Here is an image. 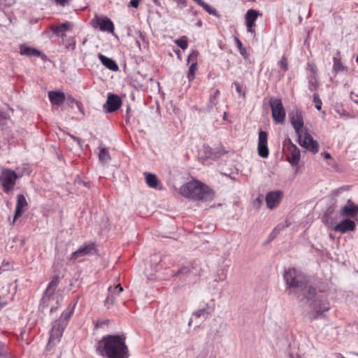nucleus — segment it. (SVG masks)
Masks as SVG:
<instances>
[{
	"label": "nucleus",
	"instance_id": "72a5a7b5",
	"mask_svg": "<svg viewBox=\"0 0 358 358\" xmlns=\"http://www.w3.org/2000/svg\"><path fill=\"white\" fill-rule=\"evenodd\" d=\"M175 43L182 50H186L188 48L187 37L182 36L178 39L175 40Z\"/></svg>",
	"mask_w": 358,
	"mask_h": 358
},
{
	"label": "nucleus",
	"instance_id": "2f4dec72",
	"mask_svg": "<svg viewBox=\"0 0 358 358\" xmlns=\"http://www.w3.org/2000/svg\"><path fill=\"white\" fill-rule=\"evenodd\" d=\"M333 61H334L333 71L335 73H338V72H341V71L345 70V68L343 65L340 59L334 57Z\"/></svg>",
	"mask_w": 358,
	"mask_h": 358
},
{
	"label": "nucleus",
	"instance_id": "4d7b16f0",
	"mask_svg": "<svg viewBox=\"0 0 358 358\" xmlns=\"http://www.w3.org/2000/svg\"><path fill=\"white\" fill-rule=\"evenodd\" d=\"M215 282H222V280H219V277L217 275L216 278H215Z\"/></svg>",
	"mask_w": 358,
	"mask_h": 358
},
{
	"label": "nucleus",
	"instance_id": "c85d7f7f",
	"mask_svg": "<svg viewBox=\"0 0 358 358\" xmlns=\"http://www.w3.org/2000/svg\"><path fill=\"white\" fill-rule=\"evenodd\" d=\"M70 27V24L68 22L62 23L61 24L57 26L54 29L53 32L57 34L58 36L63 38L65 34L64 31L68 30Z\"/></svg>",
	"mask_w": 358,
	"mask_h": 358
},
{
	"label": "nucleus",
	"instance_id": "ddd939ff",
	"mask_svg": "<svg viewBox=\"0 0 358 358\" xmlns=\"http://www.w3.org/2000/svg\"><path fill=\"white\" fill-rule=\"evenodd\" d=\"M122 105V100L117 95L109 93L106 103L103 104V109L109 113L118 110Z\"/></svg>",
	"mask_w": 358,
	"mask_h": 358
},
{
	"label": "nucleus",
	"instance_id": "a211bd4d",
	"mask_svg": "<svg viewBox=\"0 0 358 358\" xmlns=\"http://www.w3.org/2000/svg\"><path fill=\"white\" fill-rule=\"evenodd\" d=\"M358 214V206H355L350 199L348 201V203L345 205L341 210V215L343 217H354Z\"/></svg>",
	"mask_w": 358,
	"mask_h": 358
},
{
	"label": "nucleus",
	"instance_id": "864d4df0",
	"mask_svg": "<svg viewBox=\"0 0 358 358\" xmlns=\"http://www.w3.org/2000/svg\"><path fill=\"white\" fill-rule=\"evenodd\" d=\"M196 26L199 27L202 26V21H201V20H199L196 22Z\"/></svg>",
	"mask_w": 358,
	"mask_h": 358
},
{
	"label": "nucleus",
	"instance_id": "b1692460",
	"mask_svg": "<svg viewBox=\"0 0 358 358\" xmlns=\"http://www.w3.org/2000/svg\"><path fill=\"white\" fill-rule=\"evenodd\" d=\"M208 303H206L201 308H199L192 313V317L207 318L211 313Z\"/></svg>",
	"mask_w": 358,
	"mask_h": 358
},
{
	"label": "nucleus",
	"instance_id": "c03bdc74",
	"mask_svg": "<svg viewBox=\"0 0 358 358\" xmlns=\"http://www.w3.org/2000/svg\"><path fill=\"white\" fill-rule=\"evenodd\" d=\"M217 275L219 277V280H224L227 278V271L224 269L219 270Z\"/></svg>",
	"mask_w": 358,
	"mask_h": 358
},
{
	"label": "nucleus",
	"instance_id": "a878e982",
	"mask_svg": "<svg viewBox=\"0 0 358 358\" xmlns=\"http://www.w3.org/2000/svg\"><path fill=\"white\" fill-rule=\"evenodd\" d=\"M145 180L147 185L152 188H157L159 180L156 175L151 173H145Z\"/></svg>",
	"mask_w": 358,
	"mask_h": 358
},
{
	"label": "nucleus",
	"instance_id": "cd10ccee",
	"mask_svg": "<svg viewBox=\"0 0 358 358\" xmlns=\"http://www.w3.org/2000/svg\"><path fill=\"white\" fill-rule=\"evenodd\" d=\"M193 1H195L198 5L201 6L209 14L217 16V17H220V15L218 14L216 9L210 6L208 3H205L203 0H193Z\"/></svg>",
	"mask_w": 358,
	"mask_h": 358
},
{
	"label": "nucleus",
	"instance_id": "ea45409f",
	"mask_svg": "<svg viewBox=\"0 0 358 358\" xmlns=\"http://www.w3.org/2000/svg\"><path fill=\"white\" fill-rule=\"evenodd\" d=\"M8 355V347L0 341V357H7Z\"/></svg>",
	"mask_w": 358,
	"mask_h": 358
},
{
	"label": "nucleus",
	"instance_id": "052dcab7",
	"mask_svg": "<svg viewBox=\"0 0 358 358\" xmlns=\"http://www.w3.org/2000/svg\"><path fill=\"white\" fill-rule=\"evenodd\" d=\"M179 52H180V50H177V52H176V53L178 55V54H179Z\"/></svg>",
	"mask_w": 358,
	"mask_h": 358
},
{
	"label": "nucleus",
	"instance_id": "603ef678",
	"mask_svg": "<svg viewBox=\"0 0 358 358\" xmlns=\"http://www.w3.org/2000/svg\"><path fill=\"white\" fill-rule=\"evenodd\" d=\"M323 155H324V157L325 159H331V156L330 153H329V152H324Z\"/></svg>",
	"mask_w": 358,
	"mask_h": 358
},
{
	"label": "nucleus",
	"instance_id": "3c124183",
	"mask_svg": "<svg viewBox=\"0 0 358 358\" xmlns=\"http://www.w3.org/2000/svg\"><path fill=\"white\" fill-rule=\"evenodd\" d=\"M76 106H77V107H78V108L79 111H80L81 113H83V105H82L81 102H80V101H76Z\"/></svg>",
	"mask_w": 358,
	"mask_h": 358
},
{
	"label": "nucleus",
	"instance_id": "6e6d98bb",
	"mask_svg": "<svg viewBox=\"0 0 358 358\" xmlns=\"http://www.w3.org/2000/svg\"><path fill=\"white\" fill-rule=\"evenodd\" d=\"M59 258L56 257V259H55V263H54V264H60V262H59Z\"/></svg>",
	"mask_w": 358,
	"mask_h": 358
},
{
	"label": "nucleus",
	"instance_id": "6ab92c4d",
	"mask_svg": "<svg viewBox=\"0 0 358 358\" xmlns=\"http://www.w3.org/2000/svg\"><path fill=\"white\" fill-rule=\"evenodd\" d=\"M259 15V12L254 9H250L247 11L245 14V22L246 26L248 28V31L249 32H254L253 26L255 25V22L257 19Z\"/></svg>",
	"mask_w": 358,
	"mask_h": 358
},
{
	"label": "nucleus",
	"instance_id": "5701e85b",
	"mask_svg": "<svg viewBox=\"0 0 358 358\" xmlns=\"http://www.w3.org/2000/svg\"><path fill=\"white\" fill-rule=\"evenodd\" d=\"M20 52L22 55H26L29 57H38L41 55V52L38 50L29 47L25 44L20 45Z\"/></svg>",
	"mask_w": 358,
	"mask_h": 358
},
{
	"label": "nucleus",
	"instance_id": "bb28decb",
	"mask_svg": "<svg viewBox=\"0 0 358 358\" xmlns=\"http://www.w3.org/2000/svg\"><path fill=\"white\" fill-rule=\"evenodd\" d=\"M193 1H195L198 5L201 6L209 14L217 16V17H220V15L218 14L216 9L210 6L208 3H205L203 0H193Z\"/></svg>",
	"mask_w": 358,
	"mask_h": 358
},
{
	"label": "nucleus",
	"instance_id": "412c9836",
	"mask_svg": "<svg viewBox=\"0 0 358 358\" xmlns=\"http://www.w3.org/2000/svg\"><path fill=\"white\" fill-rule=\"evenodd\" d=\"M48 97L50 102L57 106L62 105L66 99L64 93L60 91H50Z\"/></svg>",
	"mask_w": 358,
	"mask_h": 358
},
{
	"label": "nucleus",
	"instance_id": "4c0bfd02",
	"mask_svg": "<svg viewBox=\"0 0 358 358\" xmlns=\"http://www.w3.org/2000/svg\"><path fill=\"white\" fill-rule=\"evenodd\" d=\"M115 299H116L115 296L108 293V295L104 301L105 306L107 307V308H110L113 305Z\"/></svg>",
	"mask_w": 358,
	"mask_h": 358
},
{
	"label": "nucleus",
	"instance_id": "39448f33",
	"mask_svg": "<svg viewBox=\"0 0 358 358\" xmlns=\"http://www.w3.org/2000/svg\"><path fill=\"white\" fill-rule=\"evenodd\" d=\"M59 284V275H55L49 282L45 293L41 299L39 308L44 311L45 308H50V313H52L59 306V298L55 295V291Z\"/></svg>",
	"mask_w": 358,
	"mask_h": 358
},
{
	"label": "nucleus",
	"instance_id": "4be33fe9",
	"mask_svg": "<svg viewBox=\"0 0 358 358\" xmlns=\"http://www.w3.org/2000/svg\"><path fill=\"white\" fill-rule=\"evenodd\" d=\"M98 57L101 61V64L109 70L113 71H117L119 70L118 65L117 63L110 58L106 57L102 54H99Z\"/></svg>",
	"mask_w": 358,
	"mask_h": 358
},
{
	"label": "nucleus",
	"instance_id": "4468645a",
	"mask_svg": "<svg viewBox=\"0 0 358 358\" xmlns=\"http://www.w3.org/2000/svg\"><path fill=\"white\" fill-rule=\"evenodd\" d=\"M267 140L268 134L266 131L260 130L258 137L257 151L259 155L262 158H266L269 154Z\"/></svg>",
	"mask_w": 358,
	"mask_h": 358
},
{
	"label": "nucleus",
	"instance_id": "9d476101",
	"mask_svg": "<svg viewBox=\"0 0 358 358\" xmlns=\"http://www.w3.org/2000/svg\"><path fill=\"white\" fill-rule=\"evenodd\" d=\"M283 150L287 161L293 166H297L301 157L299 149L292 143L289 138H286L283 142Z\"/></svg>",
	"mask_w": 358,
	"mask_h": 358
},
{
	"label": "nucleus",
	"instance_id": "680f3d73",
	"mask_svg": "<svg viewBox=\"0 0 358 358\" xmlns=\"http://www.w3.org/2000/svg\"><path fill=\"white\" fill-rule=\"evenodd\" d=\"M357 355H358V354H357Z\"/></svg>",
	"mask_w": 358,
	"mask_h": 358
},
{
	"label": "nucleus",
	"instance_id": "c9c22d12",
	"mask_svg": "<svg viewBox=\"0 0 358 358\" xmlns=\"http://www.w3.org/2000/svg\"><path fill=\"white\" fill-rule=\"evenodd\" d=\"M196 66H197L196 63L191 64V65L189 68L188 73H187V78H188L189 81H192L194 79Z\"/></svg>",
	"mask_w": 358,
	"mask_h": 358
},
{
	"label": "nucleus",
	"instance_id": "dca6fc26",
	"mask_svg": "<svg viewBox=\"0 0 358 358\" xmlns=\"http://www.w3.org/2000/svg\"><path fill=\"white\" fill-rule=\"evenodd\" d=\"M96 24L102 31H108L109 33L114 32V24L111 20L106 16L97 17Z\"/></svg>",
	"mask_w": 358,
	"mask_h": 358
},
{
	"label": "nucleus",
	"instance_id": "f3484780",
	"mask_svg": "<svg viewBox=\"0 0 358 358\" xmlns=\"http://www.w3.org/2000/svg\"><path fill=\"white\" fill-rule=\"evenodd\" d=\"M27 206H28V203L26 200L25 196L21 194H18L17 196V203H16L13 222L15 221V220L17 217H19L22 215V214L24 212V210H26V208Z\"/></svg>",
	"mask_w": 358,
	"mask_h": 358
},
{
	"label": "nucleus",
	"instance_id": "7c9ffc66",
	"mask_svg": "<svg viewBox=\"0 0 358 358\" xmlns=\"http://www.w3.org/2000/svg\"><path fill=\"white\" fill-rule=\"evenodd\" d=\"M319 88V81L317 76H312L308 78V89L315 92L317 91Z\"/></svg>",
	"mask_w": 358,
	"mask_h": 358
},
{
	"label": "nucleus",
	"instance_id": "e433bc0d",
	"mask_svg": "<svg viewBox=\"0 0 358 358\" xmlns=\"http://www.w3.org/2000/svg\"><path fill=\"white\" fill-rule=\"evenodd\" d=\"M122 291H123V288L120 284H119L115 287L110 286L108 287V293L113 294L115 296L119 295Z\"/></svg>",
	"mask_w": 358,
	"mask_h": 358
},
{
	"label": "nucleus",
	"instance_id": "f8f14e48",
	"mask_svg": "<svg viewBox=\"0 0 358 358\" xmlns=\"http://www.w3.org/2000/svg\"><path fill=\"white\" fill-rule=\"evenodd\" d=\"M283 197V192L281 190L270 191L265 197L266 206L272 210L279 206Z\"/></svg>",
	"mask_w": 358,
	"mask_h": 358
},
{
	"label": "nucleus",
	"instance_id": "bf43d9fd",
	"mask_svg": "<svg viewBox=\"0 0 358 358\" xmlns=\"http://www.w3.org/2000/svg\"><path fill=\"white\" fill-rule=\"evenodd\" d=\"M356 62L358 64V55H357V57L356 58Z\"/></svg>",
	"mask_w": 358,
	"mask_h": 358
},
{
	"label": "nucleus",
	"instance_id": "6e6552de",
	"mask_svg": "<svg viewBox=\"0 0 358 358\" xmlns=\"http://www.w3.org/2000/svg\"><path fill=\"white\" fill-rule=\"evenodd\" d=\"M98 252L96 245L93 242H85L76 251L71 253L69 259L82 262L85 257L96 255Z\"/></svg>",
	"mask_w": 358,
	"mask_h": 358
},
{
	"label": "nucleus",
	"instance_id": "37998d69",
	"mask_svg": "<svg viewBox=\"0 0 358 358\" xmlns=\"http://www.w3.org/2000/svg\"><path fill=\"white\" fill-rule=\"evenodd\" d=\"M176 3L177 8L182 10L187 7V0H173Z\"/></svg>",
	"mask_w": 358,
	"mask_h": 358
},
{
	"label": "nucleus",
	"instance_id": "a18cd8bd",
	"mask_svg": "<svg viewBox=\"0 0 358 358\" xmlns=\"http://www.w3.org/2000/svg\"><path fill=\"white\" fill-rule=\"evenodd\" d=\"M280 66L283 69L284 71L287 69V60L285 57H282L279 62Z\"/></svg>",
	"mask_w": 358,
	"mask_h": 358
},
{
	"label": "nucleus",
	"instance_id": "8fccbe9b",
	"mask_svg": "<svg viewBox=\"0 0 358 358\" xmlns=\"http://www.w3.org/2000/svg\"><path fill=\"white\" fill-rule=\"evenodd\" d=\"M66 99H67V101H68L70 103H76V101H77V100H76V99H75L72 96H71V95L67 96Z\"/></svg>",
	"mask_w": 358,
	"mask_h": 358
},
{
	"label": "nucleus",
	"instance_id": "aec40b11",
	"mask_svg": "<svg viewBox=\"0 0 358 358\" xmlns=\"http://www.w3.org/2000/svg\"><path fill=\"white\" fill-rule=\"evenodd\" d=\"M194 264H196L195 262L194 264H187L186 266H183L180 269H179L176 275H182L187 278H188L191 275H194V276L199 275V270L196 269V268L194 266Z\"/></svg>",
	"mask_w": 358,
	"mask_h": 358
},
{
	"label": "nucleus",
	"instance_id": "f704fd0d",
	"mask_svg": "<svg viewBox=\"0 0 358 358\" xmlns=\"http://www.w3.org/2000/svg\"><path fill=\"white\" fill-rule=\"evenodd\" d=\"M99 159L101 162H106L110 160V155L106 148H103L101 149L99 154Z\"/></svg>",
	"mask_w": 358,
	"mask_h": 358
},
{
	"label": "nucleus",
	"instance_id": "423d86ee",
	"mask_svg": "<svg viewBox=\"0 0 358 358\" xmlns=\"http://www.w3.org/2000/svg\"><path fill=\"white\" fill-rule=\"evenodd\" d=\"M74 306L68 307L62 313L60 317L56 320L52 324L50 332L49 344L55 345L59 341L60 338L63 335L64 330L67 326L68 321L73 313Z\"/></svg>",
	"mask_w": 358,
	"mask_h": 358
},
{
	"label": "nucleus",
	"instance_id": "f257e3e1",
	"mask_svg": "<svg viewBox=\"0 0 358 358\" xmlns=\"http://www.w3.org/2000/svg\"><path fill=\"white\" fill-rule=\"evenodd\" d=\"M283 279L286 282V289L288 294L302 292L303 298L301 301H310V308L313 312L310 313V318L315 320L323 316V313L330 309L327 299L317 296L316 288L310 282L309 278L301 271L292 268L285 271Z\"/></svg>",
	"mask_w": 358,
	"mask_h": 358
},
{
	"label": "nucleus",
	"instance_id": "79ce46f5",
	"mask_svg": "<svg viewBox=\"0 0 358 358\" xmlns=\"http://www.w3.org/2000/svg\"><path fill=\"white\" fill-rule=\"evenodd\" d=\"M307 69L309 70L313 73V76H317L318 70H317V67L315 63L308 62L307 64Z\"/></svg>",
	"mask_w": 358,
	"mask_h": 358
},
{
	"label": "nucleus",
	"instance_id": "1a4fd4ad",
	"mask_svg": "<svg viewBox=\"0 0 358 358\" xmlns=\"http://www.w3.org/2000/svg\"><path fill=\"white\" fill-rule=\"evenodd\" d=\"M273 120L275 124H282L286 117L285 109L279 98L271 97L269 99Z\"/></svg>",
	"mask_w": 358,
	"mask_h": 358
},
{
	"label": "nucleus",
	"instance_id": "a19ab883",
	"mask_svg": "<svg viewBox=\"0 0 358 358\" xmlns=\"http://www.w3.org/2000/svg\"><path fill=\"white\" fill-rule=\"evenodd\" d=\"M199 52L196 50H192L190 55L188 56L187 62H191L192 64L196 63L197 64V57Z\"/></svg>",
	"mask_w": 358,
	"mask_h": 358
},
{
	"label": "nucleus",
	"instance_id": "de8ad7c7",
	"mask_svg": "<svg viewBox=\"0 0 358 358\" xmlns=\"http://www.w3.org/2000/svg\"><path fill=\"white\" fill-rule=\"evenodd\" d=\"M141 0H131L130 1V6L133 8H138L139 5V2Z\"/></svg>",
	"mask_w": 358,
	"mask_h": 358
},
{
	"label": "nucleus",
	"instance_id": "20e7f679",
	"mask_svg": "<svg viewBox=\"0 0 358 358\" xmlns=\"http://www.w3.org/2000/svg\"><path fill=\"white\" fill-rule=\"evenodd\" d=\"M180 193L185 197L197 201L212 200L213 192L199 180H192L182 185Z\"/></svg>",
	"mask_w": 358,
	"mask_h": 358
},
{
	"label": "nucleus",
	"instance_id": "473e14b6",
	"mask_svg": "<svg viewBox=\"0 0 358 358\" xmlns=\"http://www.w3.org/2000/svg\"><path fill=\"white\" fill-rule=\"evenodd\" d=\"M234 41L238 48L240 54L245 58L247 59L248 57V54L247 52V50L243 47L242 42L239 40L238 38L235 37Z\"/></svg>",
	"mask_w": 358,
	"mask_h": 358
},
{
	"label": "nucleus",
	"instance_id": "9b49d317",
	"mask_svg": "<svg viewBox=\"0 0 358 358\" xmlns=\"http://www.w3.org/2000/svg\"><path fill=\"white\" fill-rule=\"evenodd\" d=\"M19 176L11 169H3L0 176V182L5 193L9 194L13 191L16 180Z\"/></svg>",
	"mask_w": 358,
	"mask_h": 358
},
{
	"label": "nucleus",
	"instance_id": "13d9d810",
	"mask_svg": "<svg viewBox=\"0 0 358 358\" xmlns=\"http://www.w3.org/2000/svg\"><path fill=\"white\" fill-rule=\"evenodd\" d=\"M192 319H190L189 321V326H190L192 324Z\"/></svg>",
	"mask_w": 358,
	"mask_h": 358
},
{
	"label": "nucleus",
	"instance_id": "c756f323",
	"mask_svg": "<svg viewBox=\"0 0 358 358\" xmlns=\"http://www.w3.org/2000/svg\"><path fill=\"white\" fill-rule=\"evenodd\" d=\"M220 94V92L219 90H215L214 93L210 94L209 97L208 103L207 106L208 110L210 111L213 109L214 106H215L217 104V98Z\"/></svg>",
	"mask_w": 358,
	"mask_h": 358
},
{
	"label": "nucleus",
	"instance_id": "f03ea898",
	"mask_svg": "<svg viewBox=\"0 0 358 358\" xmlns=\"http://www.w3.org/2000/svg\"><path fill=\"white\" fill-rule=\"evenodd\" d=\"M124 334L106 335L96 345V351L103 358H129Z\"/></svg>",
	"mask_w": 358,
	"mask_h": 358
},
{
	"label": "nucleus",
	"instance_id": "58836bf2",
	"mask_svg": "<svg viewBox=\"0 0 358 358\" xmlns=\"http://www.w3.org/2000/svg\"><path fill=\"white\" fill-rule=\"evenodd\" d=\"M315 106L317 110H320L322 109V102L320 99L319 94L317 93H315L313 94V100Z\"/></svg>",
	"mask_w": 358,
	"mask_h": 358
},
{
	"label": "nucleus",
	"instance_id": "49530a36",
	"mask_svg": "<svg viewBox=\"0 0 358 358\" xmlns=\"http://www.w3.org/2000/svg\"><path fill=\"white\" fill-rule=\"evenodd\" d=\"M234 84V85L236 87V92L239 94H241L243 97H245V92L243 91L242 87L240 85V84L238 83H236V82H235Z\"/></svg>",
	"mask_w": 358,
	"mask_h": 358
},
{
	"label": "nucleus",
	"instance_id": "393cba45",
	"mask_svg": "<svg viewBox=\"0 0 358 358\" xmlns=\"http://www.w3.org/2000/svg\"><path fill=\"white\" fill-rule=\"evenodd\" d=\"M9 111L13 113V110L9 108L8 111L0 110V130L4 129L8 122L10 121V114L8 113Z\"/></svg>",
	"mask_w": 358,
	"mask_h": 358
},
{
	"label": "nucleus",
	"instance_id": "2eb2a0df",
	"mask_svg": "<svg viewBox=\"0 0 358 358\" xmlns=\"http://www.w3.org/2000/svg\"><path fill=\"white\" fill-rule=\"evenodd\" d=\"M355 222L350 219H345L334 227L335 231L345 234L348 231H354L355 229Z\"/></svg>",
	"mask_w": 358,
	"mask_h": 358
},
{
	"label": "nucleus",
	"instance_id": "0eeeda50",
	"mask_svg": "<svg viewBox=\"0 0 358 358\" xmlns=\"http://www.w3.org/2000/svg\"><path fill=\"white\" fill-rule=\"evenodd\" d=\"M313 351V345L310 343L294 341L289 345V355L290 358H310Z\"/></svg>",
	"mask_w": 358,
	"mask_h": 358
},
{
	"label": "nucleus",
	"instance_id": "7ed1b4c3",
	"mask_svg": "<svg viewBox=\"0 0 358 358\" xmlns=\"http://www.w3.org/2000/svg\"><path fill=\"white\" fill-rule=\"evenodd\" d=\"M288 115L290 123L297 135L299 144L313 154L317 153L319 150V144L308 133V129L304 127L302 111L296 108L290 112Z\"/></svg>",
	"mask_w": 358,
	"mask_h": 358
},
{
	"label": "nucleus",
	"instance_id": "09e8293b",
	"mask_svg": "<svg viewBox=\"0 0 358 358\" xmlns=\"http://www.w3.org/2000/svg\"><path fill=\"white\" fill-rule=\"evenodd\" d=\"M69 136H70V137H71V138H72L75 142H76V143H77V144H78L80 147L81 146V142H82V141H81V139H80V138L76 137V136H73V135H71V134H70Z\"/></svg>",
	"mask_w": 358,
	"mask_h": 358
},
{
	"label": "nucleus",
	"instance_id": "5fc2aeb1",
	"mask_svg": "<svg viewBox=\"0 0 358 358\" xmlns=\"http://www.w3.org/2000/svg\"><path fill=\"white\" fill-rule=\"evenodd\" d=\"M6 305V302L0 301V310Z\"/></svg>",
	"mask_w": 358,
	"mask_h": 358
}]
</instances>
